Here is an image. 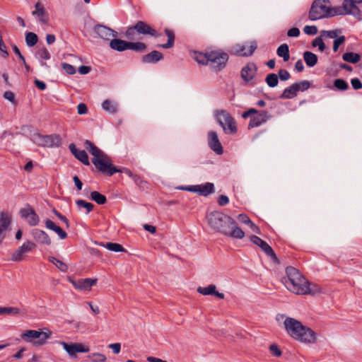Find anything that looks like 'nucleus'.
Here are the masks:
<instances>
[{
    "label": "nucleus",
    "instance_id": "obj_39",
    "mask_svg": "<svg viewBox=\"0 0 362 362\" xmlns=\"http://www.w3.org/2000/svg\"><path fill=\"white\" fill-rule=\"evenodd\" d=\"M31 139L35 144L40 146L47 147V135L34 134L32 136Z\"/></svg>",
    "mask_w": 362,
    "mask_h": 362
},
{
    "label": "nucleus",
    "instance_id": "obj_60",
    "mask_svg": "<svg viewBox=\"0 0 362 362\" xmlns=\"http://www.w3.org/2000/svg\"><path fill=\"white\" fill-rule=\"evenodd\" d=\"M132 180H134V183L139 186V187H144V185H146V182L144 181L139 175H134Z\"/></svg>",
    "mask_w": 362,
    "mask_h": 362
},
{
    "label": "nucleus",
    "instance_id": "obj_4",
    "mask_svg": "<svg viewBox=\"0 0 362 362\" xmlns=\"http://www.w3.org/2000/svg\"><path fill=\"white\" fill-rule=\"evenodd\" d=\"M282 282L288 291L295 294L304 295L306 291L307 280L295 267L286 268V276L282 279Z\"/></svg>",
    "mask_w": 362,
    "mask_h": 362
},
{
    "label": "nucleus",
    "instance_id": "obj_47",
    "mask_svg": "<svg viewBox=\"0 0 362 362\" xmlns=\"http://www.w3.org/2000/svg\"><path fill=\"white\" fill-rule=\"evenodd\" d=\"M103 245L110 251L114 252H123L124 251V248L122 245L115 243H106L105 244H103Z\"/></svg>",
    "mask_w": 362,
    "mask_h": 362
},
{
    "label": "nucleus",
    "instance_id": "obj_57",
    "mask_svg": "<svg viewBox=\"0 0 362 362\" xmlns=\"http://www.w3.org/2000/svg\"><path fill=\"white\" fill-rule=\"evenodd\" d=\"M269 351L271 354L274 356L279 357L281 355V351L280 350L279 346L275 344L270 345Z\"/></svg>",
    "mask_w": 362,
    "mask_h": 362
},
{
    "label": "nucleus",
    "instance_id": "obj_37",
    "mask_svg": "<svg viewBox=\"0 0 362 362\" xmlns=\"http://www.w3.org/2000/svg\"><path fill=\"white\" fill-rule=\"evenodd\" d=\"M146 49V45L141 42H127V49H132L137 52H144Z\"/></svg>",
    "mask_w": 362,
    "mask_h": 362
},
{
    "label": "nucleus",
    "instance_id": "obj_30",
    "mask_svg": "<svg viewBox=\"0 0 362 362\" xmlns=\"http://www.w3.org/2000/svg\"><path fill=\"white\" fill-rule=\"evenodd\" d=\"M303 59L306 65L309 67H313L317 63V57L315 54L306 51L303 53Z\"/></svg>",
    "mask_w": 362,
    "mask_h": 362
},
{
    "label": "nucleus",
    "instance_id": "obj_48",
    "mask_svg": "<svg viewBox=\"0 0 362 362\" xmlns=\"http://www.w3.org/2000/svg\"><path fill=\"white\" fill-rule=\"evenodd\" d=\"M76 204L80 208L86 209L87 214H89L94 208V205L92 203L87 202L83 199L76 200Z\"/></svg>",
    "mask_w": 362,
    "mask_h": 362
},
{
    "label": "nucleus",
    "instance_id": "obj_5",
    "mask_svg": "<svg viewBox=\"0 0 362 362\" xmlns=\"http://www.w3.org/2000/svg\"><path fill=\"white\" fill-rule=\"evenodd\" d=\"M215 117L226 134H235L237 132L236 122L228 111L224 110H216Z\"/></svg>",
    "mask_w": 362,
    "mask_h": 362
},
{
    "label": "nucleus",
    "instance_id": "obj_25",
    "mask_svg": "<svg viewBox=\"0 0 362 362\" xmlns=\"http://www.w3.org/2000/svg\"><path fill=\"white\" fill-rule=\"evenodd\" d=\"M163 59V54L156 50H153L150 53L142 57L141 61L145 64H155Z\"/></svg>",
    "mask_w": 362,
    "mask_h": 362
},
{
    "label": "nucleus",
    "instance_id": "obj_28",
    "mask_svg": "<svg viewBox=\"0 0 362 362\" xmlns=\"http://www.w3.org/2000/svg\"><path fill=\"white\" fill-rule=\"evenodd\" d=\"M110 47L114 50L123 52L127 49V42L120 39H112Z\"/></svg>",
    "mask_w": 362,
    "mask_h": 362
},
{
    "label": "nucleus",
    "instance_id": "obj_17",
    "mask_svg": "<svg viewBox=\"0 0 362 362\" xmlns=\"http://www.w3.org/2000/svg\"><path fill=\"white\" fill-rule=\"evenodd\" d=\"M21 216L25 218L29 225L34 226L37 225L40 218L34 209L28 206L26 208L21 209L20 211Z\"/></svg>",
    "mask_w": 362,
    "mask_h": 362
},
{
    "label": "nucleus",
    "instance_id": "obj_55",
    "mask_svg": "<svg viewBox=\"0 0 362 362\" xmlns=\"http://www.w3.org/2000/svg\"><path fill=\"white\" fill-rule=\"evenodd\" d=\"M62 66L63 69L69 75L74 74L76 73V69L74 66L69 64L68 63L64 62L62 64Z\"/></svg>",
    "mask_w": 362,
    "mask_h": 362
},
{
    "label": "nucleus",
    "instance_id": "obj_64",
    "mask_svg": "<svg viewBox=\"0 0 362 362\" xmlns=\"http://www.w3.org/2000/svg\"><path fill=\"white\" fill-rule=\"evenodd\" d=\"M288 37H298L300 35V30L298 28H292L287 32Z\"/></svg>",
    "mask_w": 362,
    "mask_h": 362
},
{
    "label": "nucleus",
    "instance_id": "obj_29",
    "mask_svg": "<svg viewBox=\"0 0 362 362\" xmlns=\"http://www.w3.org/2000/svg\"><path fill=\"white\" fill-rule=\"evenodd\" d=\"M62 144V138L59 134L47 135V147H59Z\"/></svg>",
    "mask_w": 362,
    "mask_h": 362
},
{
    "label": "nucleus",
    "instance_id": "obj_33",
    "mask_svg": "<svg viewBox=\"0 0 362 362\" xmlns=\"http://www.w3.org/2000/svg\"><path fill=\"white\" fill-rule=\"evenodd\" d=\"M165 33L168 37V42L165 44L158 45L157 47L164 49H169L173 47L175 41V34L173 30L169 29L165 30Z\"/></svg>",
    "mask_w": 362,
    "mask_h": 362
},
{
    "label": "nucleus",
    "instance_id": "obj_58",
    "mask_svg": "<svg viewBox=\"0 0 362 362\" xmlns=\"http://www.w3.org/2000/svg\"><path fill=\"white\" fill-rule=\"evenodd\" d=\"M278 74L281 81L288 80L291 77L289 72L285 69H280Z\"/></svg>",
    "mask_w": 362,
    "mask_h": 362
},
{
    "label": "nucleus",
    "instance_id": "obj_42",
    "mask_svg": "<svg viewBox=\"0 0 362 362\" xmlns=\"http://www.w3.org/2000/svg\"><path fill=\"white\" fill-rule=\"evenodd\" d=\"M208 52L206 53H202V52H195L194 55V59L200 64H209V59H208Z\"/></svg>",
    "mask_w": 362,
    "mask_h": 362
},
{
    "label": "nucleus",
    "instance_id": "obj_61",
    "mask_svg": "<svg viewBox=\"0 0 362 362\" xmlns=\"http://www.w3.org/2000/svg\"><path fill=\"white\" fill-rule=\"evenodd\" d=\"M108 347L111 349L115 354H119L121 351V344L120 343H114L110 344Z\"/></svg>",
    "mask_w": 362,
    "mask_h": 362
},
{
    "label": "nucleus",
    "instance_id": "obj_27",
    "mask_svg": "<svg viewBox=\"0 0 362 362\" xmlns=\"http://www.w3.org/2000/svg\"><path fill=\"white\" fill-rule=\"evenodd\" d=\"M45 226L47 228L54 231L60 239L64 240L67 238V233L62 230V228L57 226L53 221L47 219L45 221Z\"/></svg>",
    "mask_w": 362,
    "mask_h": 362
},
{
    "label": "nucleus",
    "instance_id": "obj_19",
    "mask_svg": "<svg viewBox=\"0 0 362 362\" xmlns=\"http://www.w3.org/2000/svg\"><path fill=\"white\" fill-rule=\"evenodd\" d=\"M32 235L34 240L41 245H50L52 243L51 238L44 230L37 228L33 229Z\"/></svg>",
    "mask_w": 362,
    "mask_h": 362
},
{
    "label": "nucleus",
    "instance_id": "obj_31",
    "mask_svg": "<svg viewBox=\"0 0 362 362\" xmlns=\"http://www.w3.org/2000/svg\"><path fill=\"white\" fill-rule=\"evenodd\" d=\"M24 314L22 310L16 307H0V315H18Z\"/></svg>",
    "mask_w": 362,
    "mask_h": 362
},
{
    "label": "nucleus",
    "instance_id": "obj_11",
    "mask_svg": "<svg viewBox=\"0 0 362 362\" xmlns=\"http://www.w3.org/2000/svg\"><path fill=\"white\" fill-rule=\"evenodd\" d=\"M36 247L35 243L31 241L25 242L21 247L17 248L12 254L11 259L13 262H20L23 256L30 252Z\"/></svg>",
    "mask_w": 362,
    "mask_h": 362
},
{
    "label": "nucleus",
    "instance_id": "obj_43",
    "mask_svg": "<svg viewBox=\"0 0 362 362\" xmlns=\"http://www.w3.org/2000/svg\"><path fill=\"white\" fill-rule=\"evenodd\" d=\"M38 40L37 35L32 32L27 33L25 35V42L28 47L34 46Z\"/></svg>",
    "mask_w": 362,
    "mask_h": 362
},
{
    "label": "nucleus",
    "instance_id": "obj_62",
    "mask_svg": "<svg viewBox=\"0 0 362 362\" xmlns=\"http://www.w3.org/2000/svg\"><path fill=\"white\" fill-rule=\"evenodd\" d=\"M229 203V199L227 196L226 195H223V194H221L218 197V204L223 206H226Z\"/></svg>",
    "mask_w": 362,
    "mask_h": 362
},
{
    "label": "nucleus",
    "instance_id": "obj_52",
    "mask_svg": "<svg viewBox=\"0 0 362 362\" xmlns=\"http://www.w3.org/2000/svg\"><path fill=\"white\" fill-rule=\"evenodd\" d=\"M313 47H317L320 52H323L325 48V44L320 37H316L312 42Z\"/></svg>",
    "mask_w": 362,
    "mask_h": 362
},
{
    "label": "nucleus",
    "instance_id": "obj_53",
    "mask_svg": "<svg viewBox=\"0 0 362 362\" xmlns=\"http://www.w3.org/2000/svg\"><path fill=\"white\" fill-rule=\"evenodd\" d=\"M136 33H137V32H136V29H135V25H134L133 27L129 28L127 30L125 35L127 39H129L130 40H134L136 39V37H135Z\"/></svg>",
    "mask_w": 362,
    "mask_h": 362
},
{
    "label": "nucleus",
    "instance_id": "obj_32",
    "mask_svg": "<svg viewBox=\"0 0 362 362\" xmlns=\"http://www.w3.org/2000/svg\"><path fill=\"white\" fill-rule=\"evenodd\" d=\"M276 54L279 57H282L284 62H288L290 59L288 45L285 43L281 45L277 48Z\"/></svg>",
    "mask_w": 362,
    "mask_h": 362
},
{
    "label": "nucleus",
    "instance_id": "obj_40",
    "mask_svg": "<svg viewBox=\"0 0 362 362\" xmlns=\"http://www.w3.org/2000/svg\"><path fill=\"white\" fill-rule=\"evenodd\" d=\"M344 6L328 7L327 18L344 15Z\"/></svg>",
    "mask_w": 362,
    "mask_h": 362
},
{
    "label": "nucleus",
    "instance_id": "obj_46",
    "mask_svg": "<svg viewBox=\"0 0 362 362\" xmlns=\"http://www.w3.org/2000/svg\"><path fill=\"white\" fill-rule=\"evenodd\" d=\"M49 261L54 264L62 272H66L68 269V267L65 263L54 257H49Z\"/></svg>",
    "mask_w": 362,
    "mask_h": 362
},
{
    "label": "nucleus",
    "instance_id": "obj_35",
    "mask_svg": "<svg viewBox=\"0 0 362 362\" xmlns=\"http://www.w3.org/2000/svg\"><path fill=\"white\" fill-rule=\"evenodd\" d=\"M342 59L344 61L356 64L361 60V55L355 52H346L342 55Z\"/></svg>",
    "mask_w": 362,
    "mask_h": 362
},
{
    "label": "nucleus",
    "instance_id": "obj_26",
    "mask_svg": "<svg viewBox=\"0 0 362 362\" xmlns=\"http://www.w3.org/2000/svg\"><path fill=\"white\" fill-rule=\"evenodd\" d=\"M97 280L93 279H81L77 281H71L74 286L79 290H88L96 284Z\"/></svg>",
    "mask_w": 362,
    "mask_h": 362
},
{
    "label": "nucleus",
    "instance_id": "obj_56",
    "mask_svg": "<svg viewBox=\"0 0 362 362\" xmlns=\"http://www.w3.org/2000/svg\"><path fill=\"white\" fill-rule=\"evenodd\" d=\"M303 31L307 35H315L317 33V28L315 25H305Z\"/></svg>",
    "mask_w": 362,
    "mask_h": 362
},
{
    "label": "nucleus",
    "instance_id": "obj_63",
    "mask_svg": "<svg viewBox=\"0 0 362 362\" xmlns=\"http://www.w3.org/2000/svg\"><path fill=\"white\" fill-rule=\"evenodd\" d=\"M238 219L240 222L247 225H250V223L252 222L250 218L246 214H239L238 216Z\"/></svg>",
    "mask_w": 362,
    "mask_h": 362
},
{
    "label": "nucleus",
    "instance_id": "obj_45",
    "mask_svg": "<svg viewBox=\"0 0 362 362\" xmlns=\"http://www.w3.org/2000/svg\"><path fill=\"white\" fill-rule=\"evenodd\" d=\"M333 84L334 88L338 90L344 91L349 88L348 83L341 78L334 80Z\"/></svg>",
    "mask_w": 362,
    "mask_h": 362
},
{
    "label": "nucleus",
    "instance_id": "obj_36",
    "mask_svg": "<svg viewBox=\"0 0 362 362\" xmlns=\"http://www.w3.org/2000/svg\"><path fill=\"white\" fill-rule=\"evenodd\" d=\"M298 93L296 86L295 84H292L291 86L284 89V92L281 95V98H293L296 96Z\"/></svg>",
    "mask_w": 362,
    "mask_h": 362
},
{
    "label": "nucleus",
    "instance_id": "obj_12",
    "mask_svg": "<svg viewBox=\"0 0 362 362\" xmlns=\"http://www.w3.org/2000/svg\"><path fill=\"white\" fill-rule=\"evenodd\" d=\"M250 239L253 244L259 246L261 248V250L267 255L270 257L273 261H278L277 257L274 253L273 249L264 240H262L260 238L256 235H251Z\"/></svg>",
    "mask_w": 362,
    "mask_h": 362
},
{
    "label": "nucleus",
    "instance_id": "obj_41",
    "mask_svg": "<svg viewBox=\"0 0 362 362\" xmlns=\"http://www.w3.org/2000/svg\"><path fill=\"white\" fill-rule=\"evenodd\" d=\"M90 198L98 204H104L107 202L106 197L97 191H93L90 193Z\"/></svg>",
    "mask_w": 362,
    "mask_h": 362
},
{
    "label": "nucleus",
    "instance_id": "obj_49",
    "mask_svg": "<svg viewBox=\"0 0 362 362\" xmlns=\"http://www.w3.org/2000/svg\"><path fill=\"white\" fill-rule=\"evenodd\" d=\"M36 56L40 59L45 60H48L51 57L49 52L45 47L38 49V51L36 53Z\"/></svg>",
    "mask_w": 362,
    "mask_h": 362
},
{
    "label": "nucleus",
    "instance_id": "obj_38",
    "mask_svg": "<svg viewBox=\"0 0 362 362\" xmlns=\"http://www.w3.org/2000/svg\"><path fill=\"white\" fill-rule=\"evenodd\" d=\"M305 288L306 291L304 295H315L317 293H321V288L318 285L310 284L308 281H307Z\"/></svg>",
    "mask_w": 362,
    "mask_h": 362
},
{
    "label": "nucleus",
    "instance_id": "obj_54",
    "mask_svg": "<svg viewBox=\"0 0 362 362\" xmlns=\"http://www.w3.org/2000/svg\"><path fill=\"white\" fill-rule=\"evenodd\" d=\"M345 37L344 35L339 36L336 38L334 41L333 44V51L337 52L339 49V47L345 42Z\"/></svg>",
    "mask_w": 362,
    "mask_h": 362
},
{
    "label": "nucleus",
    "instance_id": "obj_24",
    "mask_svg": "<svg viewBox=\"0 0 362 362\" xmlns=\"http://www.w3.org/2000/svg\"><path fill=\"white\" fill-rule=\"evenodd\" d=\"M33 16H36L42 23H47L48 15L43 5L37 1L35 5V10L32 12Z\"/></svg>",
    "mask_w": 362,
    "mask_h": 362
},
{
    "label": "nucleus",
    "instance_id": "obj_20",
    "mask_svg": "<svg viewBox=\"0 0 362 362\" xmlns=\"http://www.w3.org/2000/svg\"><path fill=\"white\" fill-rule=\"evenodd\" d=\"M257 72V66L254 63H248L241 70V78L246 82L253 79Z\"/></svg>",
    "mask_w": 362,
    "mask_h": 362
},
{
    "label": "nucleus",
    "instance_id": "obj_15",
    "mask_svg": "<svg viewBox=\"0 0 362 362\" xmlns=\"http://www.w3.org/2000/svg\"><path fill=\"white\" fill-rule=\"evenodd\" d=\"M93 30L100 38L107 41H110L112 37L117 35V33L116 31L103 25H96Z\"/></svg>",
    "mask_w": 362,
    "mask_h": 362
},
{
    "label": "nucleus",
    "instance_id": "obj_16",
    "mask_svg": "<svg viewBox=\"0 0 362 362\" xmlns=\"http://www.w3.org/2000/svg\"><path fill=\"white\" fill-rule=\"evenodd\" d=\"M208 145L217 155H221L223 153V149L218 139V134L214 131H211L208 133Z\"/></svg>",
    "mask_w": 362,
    "mask_h": 362
},
{
    "label": "nucleus",
    "instance_id": "obj_51",
    "mask_svg": "<svg viewBox=\"0 0 362 362\" xmlns=\"http://www.w3.org/2000/svg\"><path fill=\"white\" fill-rule=\"evenodd\" d=\"M295 86H296L298 91H305L308 90L310 86V83L308 81H301L299 83H295Z\"/></svg>",
    "mask_w": 362,
    "mask_h": 362
},
{
    "label": "nucleus",
    "instance_id": "obj_59",
    "mask_svg": "<svg viewBox=\"0 0 362 362\" xmlns=\"http://www.w3.org/2000/svg\"><path fill=\"white\" fill-rule=\"evenodd\" d=\"M351 83L354 89L358 90L362 88V83L361 80L358 78H352L351 80Z\"/></svg>",
    "mask_w": 362,
    "mask_h": 362
},
{
    "label": "nucleus",
    "instance_id": "obj_3",
    "mask_svg": "<svg viewBox=\"0 0 362 362\" xmlns=\"http://www.w3.org/2000/svg\"><path fill=\"white\" fill-rule=\"evenodd\" d=\"M284 326L286 333L303 343H315L316 341V334L310 328L304 326L298 320L287 317L284 321Z\"/></svg>",
    "mask_w": 362,
    "mask_h": 362
},
{
    "label": "nucleus",
    "instance_id": "obj_50",
    "mask_svg": "<svg viewBox=\"0 0 362 362\" xmlns=\"http://www.w3.org/2000/svg\"><path fill=\"white\" fill-rule=\"evenodd\" d=\"M62 344L64 349V350L69 354L70 356H75L76 351H75L76 346L75 344H67L65 342H62Z\"/></svg>",
    "mask_w": 362,
    "mask_h": 362
},
{
    "label": "nucleus",
    "instance_id": "obj_13",
    "mask_svg": "<svg viewBox=\"0 0 362 362\" xmlns=\"http://www.w3.org/2000/svg\"><path fill=\"white\" fill-rule=\"evenodd\" d=\"M257 45L255 41H252L250 42V45L247 46L245 45H236L233 47L232 52L237 55L248 57L251 56L255 49H257Z\"/></svg>",
    "mask_w": 362,
    "mask_h": 362
},
{
    "label": "nucleus",
    "instance_id": "obj_10",
    "mask_svg": "<svg viewBox=\"0 0 362 362\" xmlns=\"http://www.w3.org/2000/svg\"><path fill=\"white\" fill-rule=\"evenodd\" d=\"M182 189L195 192L202 196H208L214 191V186L213 183L206 182L203 185H189L185 187H182Z\"/></svg>",
    "mask_w": 362,
    "mask_h": 362
},
{
    "label": "nucleus",
    "instance_id": "obj_23",
    "mask_svg": "<svg viewBox=\"0 0 362 362\" xmlns=\"http://www.w3.org/2000/svg\"><path fill=\"white\" fill-rule=\"evenodd\" d=\"M197 292L203 296H215L220 299H223L225 295L223 293H219L216 291V287L214 284H210L206 287H198Z\"/></svg>",
    "mask_w": 362,
    "mask_h": 362
},
{
    "label": "nucleus",
    "instance_id": "obj_18",
    "mask_svg": "<svg viewBox=\"0 0 362 362\" xmlns=\"http://www.w3.org/2000/svg\"><path fill=\"white\" fill-rule=\"evenodd\" d=\"M69 148L71 153L83 164L86 165H90L88 156L85 150L78 149L74 144H70Z\"/></svg>",
    "mask_w": 362,
    "mask_h": 362
},
{
    "label": "nucleus",
    "instance_id": "obj_1",
    "mask_svg": "<svg viewBox=\"0 0 362 362\" xmlns=\"http://www.w3.org/2000/svg\"><path fill=\"white\" fill-rule=\"evenodd\" d=\"M209 226L216 232L235 239H243L245 233L238 227L236 221L221 211H212L207 214Z\"/></svg>",
    "mask_w": 362,
    "mask_h": 362
},
{
    "label": "nucleus",
    "instance_id": "obj_7",
    "mask_svg": "<svg viewBox=\"0 0 362 362\" xmlns=\"http://www.w3.org/2000/svg\"><path fill=\"white\" fill-rule=\"evenodd\" d=\"M329 0H315L310 7L308 18L311 21H316L327 18L328 7L326 4Z\"/></svg>",
    "mask_w": 362,
    "mask_h": 362
},
{
    "label": "nucleus",
    "instance_id": "obj_6",
    "mask_svg": "<svg viewBox=\"0 0 362 362\" xmlns=\"http://www.w3.org/2000/svg\"><path fill=\"white\" fill-rule=\"evenodd\" d=\"M52 332H41L40 330L28 329L21 334V338L27 341L33 343L35 346H42L45 344L47 339H49Z\"/></svg>",
    "mask_w": 362,
    "mask_h": 362
},
{
    "label": "nucleus",
    "instance_id": "obj_2",
    "mask_svg": "<svg viewBox=\"0 0 362 362\" xmlns=\"http://www.w3.org/2000/svg\"><path fill=\"white\" fill-rule=\"evenodd\" d=\"M83 146L93 156L92 163L99 172L109 176H112L116 173L122 172L121 169L112 165L111 158L99 149L93 142L86 140Z\"/></svg>",
    "mask_w": 362,
    "mask_h": 362
},
{
    "label": "nucleus",
    "instance_id": "obj_34",
    "mask_svg": "<svg viewBox=\"0 0 362 362\" xmlns=\"http://www.w3.org/2000/svg\"><path fill=\"white\" fill-rule=\"evenodd\" d=\"M103 109L111 114L116 113L117 111V104L110 100H105L102 103Z\"/></svg>",
    "mask_w": 362,
    "mask_h": 362
},
{
    "label": "nucleus",
    "instance_id": "obj_21",
    "mask_svg": "<svg viewBox=\"0 0 362 362\" xmlns=\"http://www.w3.org/2000/svg\"><path fill=\"white\" fill-rule=\"evenodd\" d=\"M11 216L8 213L0 214V243L6 237L5 231L11 224Z\"/></svg>",
    "mask_w": 362,
    "mask_h": 362
},
{
    "label": "nucleus",
    "instance_id": "obj_44",
    "mask_svg": "<svg viewBox=\"0 0 362 362\" xmlns=\"http://www.w3.org/2000/svg\"><path fill=\"white\" fill-rule=\"evenodd\" d=\"M265 81L269 87H276L279 83L278 76L276 74H269L267 76Z\"/></svg>",
    "mask_w": 362,
    "mask_h": 362
},
{
    "label": "nucleus",
    "instance_id": "obj_14",
    "mask_svg": "<svg viewBox=\"0 0 362 362\" xmlns=\"http://www.w3.org/2000/svg\"><path fill=\"white\" fill-rule=\"evenodd\" d=\"M342 4L346 15L353 16L358 21H362L361 11L357 6L358 3H355V1L351 0H344Z\"/></svg>",
    "mask_w": 362,
    "mask_h": 362
},
{
    "label": "nucleus",
    "instance_id": "obj_9",
    "mask_svg": "<svg viewBox=\"0 0 362 362\" xmlns=\"http://www.w3.org/2000/svg\"><path fill=\"white\" fill-rule=\"evenodd\" d=\"M270 118L271 115L268 112L264 110H257V112L253 113L252 116L250 117V122L248 124V129L259 127L260 125L266 123Z\"/></svg>",
    "mask_w": 362,
    "mask_h": 362
},
{
    "label": "nucleus",
    "instance_id": "obj_22",
    "mask_svg": "<svg viewBox=\"0 0 362 362\" xmlns=\"http://www.w3.org/2000/svg\"><path fill=\"white\" fill-rule=\"evenodd\" d=\"M135 29H136V32L139 34L150 35L156 37L159 36V34H158L156 30L151 28L144 21H138L135 24Z\"/></svg>",
    "mask_w": 362,
    "mask_h": 362
},
{
    "label": "nucleus",
    "instance_id": "obj_8",
    "mask_svg": "<svg viewBox=\"0 0 362 362\" xmlns=\"http://www.w3.org/2000/svg\"><path fill=\"white\" fill-rule=\"evenodd\" d=\"M209 64L211 67L219 71L223 69L228 60V56L226 53L218 51H211L208 52Z\"/></svg>",
    "mask_w": 362,
    "mask_h": 362
}]
</instances>
